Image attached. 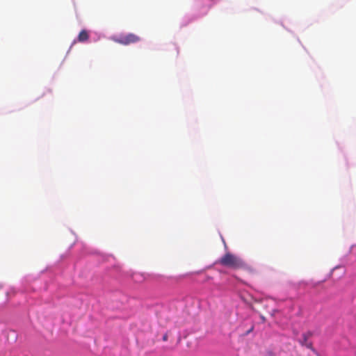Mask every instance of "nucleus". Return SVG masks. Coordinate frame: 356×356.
Returning <instances> with one entry per match:
<instances>
[{
    "instance_id": "5",
    "label": "nucleus",
    "mask_w": 356,
    "mask_h": 356,
    "mask_svg": "<svg viewBox=\"0 0 356 356\" xmlns=\"http://www.w3.org/2000/svg\"><path fill=\"white\" fill-rule=\"evenodd\" d=\"M89 39V34L87 31L82 30L78 35V41L79 42H86Z\"/></svg>"
},
{
    "instance_id": "6",
    "label": "nucleus",
    "mask_w": 356,
    "mask_h": 356,
    "mask_svg": "<svg viewBox=\"0 0 356 356\" xmlns=\"http://www.w3.org/2000/svg\"><path fill=\"white\" fill-rule=\"evenodd\" d=\"M163 339H164V340H166V339H167V337H166V336H164V337H163Z\"/></svg>"
},
{
    "instance_id": "3",
    "label": "nucleus",
    "mask_w": 356,
    "mask_h": 356,
    "mask_svg": "<svg viewBox=\"0 0 356 356\" xmlns=\"http://www.w3.org/2000/svg\"><path fill=\"white\" fill-rule=\"evenodd\" d=\"M312 334L311 332H307L303 333L302 335V339L300 340V343L302 346H306L307 348L312 349V343L308 341V339L312 337Z\"/></svg>"
},
{
    "instance_id": "1",
    "label": "nucleus",
    "mask_w": 356,
    "mask_h": 356,
    "mask_svg": "<svg viewBox=\"0 0 356 356\" xmlns=\"http://www.w3.org/2000/svg\"><path fill=\"white\" fill-rule=\"evenodd\" d=\"M216 264L233 269H239L244 267L243 261L230 252L225 254Z\"/></svg>"
},
{
    "instance_id": "4",
    "label": "nucleus",
    "mask_w": 356,
    "mask_h": 356,
    "mask_svg": "<svg viewBox=\"0 0 356 356\" xmlns=\"http://www.w3.org/2000/svg\"><path fill=\"white\" fill-rule=\"evenodd\" d=\"M258 356H275V354L272 350L264 347L259 349Z\"/></svg>"
},
{
    "instance_id": "2",
    "label": "nucleus",
    "mask_w": 356,
    "mask_h": 356,
    "mask_svg": "<svg viewBox=\"0 0 356 356\" xmlns=\"http://www.w3.org/2000/svg\"><path fill=\"white\" fill-rule=\"evenodd\" d=\"M113 40L116 43L122 45H129L139 42L140 40V38L134 33H128L126 35H121L118 37H113Z\"/></svg>"
}]
</instances>
